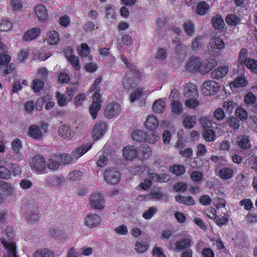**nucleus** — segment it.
Returning a JSON list of instances; mask_svg holds the SVG:
<instances>
[{"mask_svg":"<svg viewBox=\"0 0 257 257\" xmlns=\"http://www.w3.org/2000/svg\"><path fill=\"white\" fill-rule=\"evenodd\" d=\"M89 204L92 208L102 210L105 205L104 196L99 191H93L89 197Z\"/></svg>","mask_w":257,"mask_h":257,"instance_id":"nucleus-1","label":"nucleus"},{"mask_svg":"<svg viewBox=\"0 0 257 257\" xmlns=\"http://www.w3.org/2000/svg\"><path fill=\"white\" fill-rule=\"evenodd\" d=\"M149 179H146L143 182H141L139 186L143 189H148L150 187L152 184V180L155 181H160V182H166L170 180V176L167 174H158L151 173L148 174Z\"/></svg>","mask_w":257,"mask_h":257,"instance_id":"nucleus-2","label":"nucleus"},{"mask_svg":"<svg viewBox=\"0 0 257 257\" xmlns=\"http://www.w3.org/2000/svg\"><path fill=\"white\" fill-rule=\"evenodd\" d=\"M120 178V173L113 168H108L103 173V179L107 184L115 185L119 182Z\"/></svg>","mask_w":257,"mask_h":257,"instance_id":"nucleus-3","label":"nucleus"},{"mask_svg":"<svg viewBox=\"0 0 257 257\" xmlns=\"http://www.w3.org/2000/svg\"><path fill=\"white\" fill-rule=\"evenodd\" d=\"M47 125L45 123H43L41 127L36 124L31 125L29 127L28 136L33 139L40 141L43 138L45 132H47Z\"/></svg>","mask_w":257,"mask_h":257,"instance_id":"nucleus-4","label":"nucleus"},{"mask_svg":"<svg viewBox=\"0 0 257 257\" xmlns=\"http://www.w3.org/2000/svg\"><path fill=\"white\" fill-rule=\"evenodd\" d=\"M121 110V105L116 101H111L106 106L104 115L107 118L117 117Z\"/></svg>","mask_w":257,"mask_h":257,"instance_id":"nucleus-5","label":"nucleus"},{"mask_svg":"<svg viewBox=\"0 0 257 257\" xmlns=\"http://www.w3.org/2000/svg\"><path fill=\"white\" fill-rule=\"evenodd\" d=\"M1 242L6 250V253L3 257H19L17 253L16 243L12 239H6L3 238L1 239Z\"/></svg>","mask_w":257,"mask_h":257,"instance_id":"nucleus-6","label":"nucleus"},{"mask_svg":"<svg viewBox=\"0 0 257 257\" xmlns=\"http://www.w3.org/2000/svg\"><path fill=\"white\" fill-rule=\"evenodd\" d=\"M219 83L214 80L204 82L201 85V91L205 95H214L219 91Z\"/></svg>","mask_w":257,"mask_h":257,"instance_id":"nucleus-7","label":"nucleus"},{"mask_svg":"<svg viewBox=\"0 0 257 257\" xmlns=\"http://www.w3.org/2000/svg\"><path fill=\"white\" fill-rule=\"evenodd\" d=\"M92 102L89 107V111L93 118H96L97 114L102 106L100 94L94 92L92 96Z\"/></svg>","mask_w":257,"mask_h":257,"instance_id":"nucleus-8","label":"nucleus"},{"mask_svg":"<svg viewBox=\"0 0 257 257\" xmlns=\"http://www.w3.org/2000/svg\"><path fill=\"white\" fill-rule=\"evenodd\" d=\"M47 162L45 159L40 155H37L32 159V166L38 173H42L46 168Z\"/></svg>","mask_w":257,"mask_h":257,"instance_id":"nucleus-9","label":"nucleus"},{"mask_svg":"<svg viewBox=\"0 0 257 257\" xmlns=\"http://www.w3.org/2000/svg\"><path fill=\"white\" fill-rule=\"evenodd\" d=\"M225 46V44L221 38L217 37V36L211 38L209 41V51H212L213 56L217 55L220 50L224 48Z\"/></svg>","mask_w":257,"mask_h":257,"instance_id":"nucleus-10","label":"nucleus"},{"mask_svg":"<svg viewBox=\"0 0 257 257\" xmlns=\"http://www.w3.org/2000/svg\"><path fill=\"white\" fill-rule=\"evenodd\" d=\"M175 249L177 250H184V249L190 247L192 244V240L189 235L187 233H184L182 235V238L180 240L176 241Z\"/></svg>","mask_w":257,"mask_h":257,"instance_id":"nucleus-11","label":"nucleus"},{"mask_svg":"<svg viewBox=\"0 0 257 257\" xmlns=\"http://www.w3.org/2000/svg\"><path fill=\"white\" fill-rule=\"evenodd\" d=\"M107 124L105 122H99L96 123L92 131V138L94 140H99L107 132Z\"/></svg>","mask_w":257,"mask_h":257,"instance_id":"nucleus-12","label":"nucleus"},{"mask_svg":"<svg viewBox=\"0 0 257 257\" xmlns=\"http://www.w3.org/2000/svg\"><path fill=\"white\" fill-rule=\"evenodd\" d=\"M101 221V217L96 213H90L87 215L85 217V224L87 226L90 228L98 226L100 224Z\"/></svg>","mask_w":257,"mask_h":257,"instance_id":"nucleus-13","label":"nucleus"},{"mask_svg":"<svg viewBox=\"0 0 257 257\" xmlns=\"http://www.w3.org/2000/svg\"><path fill=\"white\" fill-rule=\"evenodd\" d=\"M201 62L198 57H190L186 63V68L190 72L199 71L201 73Z\"/></svg>","mask_w":257,"mask_h":257,"instance_id":"nucleus-14","label":"nucleus"},{"mask_svg":"<svg viewBox=\"0 0 257 257\" xmlns=\"http://www.w3.org/2000/svg\"><path fill=\"white\" fill-rule=\"evenodd\" d=\"M35 12L39 21L45 22L48 19V13L45 6L43 5H37L35 8Z\"/></svg>","mask_w":257,"mask_h":257,"instance_id":"nucleus-15","label":"nucleus"},{"mask_svg":"<svg viewBox=\"0 0 257 257\" xmlns=\"http://www.w3.org/2000/svg\"><path fill=\"white\" fill-rule=\"evenodd\" d=\"M92 144L89 143H85V144L82 145L80 147H78L75 150H74L72 152V156L74 159H78L80 158L82 155L87 152L92 147Z\"/></svg>","mask_w":257,"mask_h":257,"instance_id":"nucleus-16","label":"nucleus"},{"mask_svg":"<svg viewBox=\"0 0 257 257\" xmlns=\"http://www.w3.org/2000/svg\"><path fill=\"white\" fill-rule=\"evenodd\" d=\"M238 146L241 150H248L251 146V141L246 135H239L236 139Z\"/></svg>","mask_w":257,"mask_h":257,"instance_id":"nucleus-17","label":"nucleus"},{"mask_svg":"<svg viewBox=\"0 0 257 257\" xmlns=\"http://www.w3.org/2000/svg\"><path fill=\"white\" fill-rule=\"evenodd\" d=\"M59 135L65 139H71L75 136V132H72L69 125H61L58 130Z\"/></svg>","mask_w":257,"mask_h":257,"instance_id":"nucleus-18","label":"nucleus"},{"mask_svg":"<svg viewBox=\"0 0 257 257\" xmlns=\"http://www.w3.org/2000/svg\"><path fill=\"white\" fill-rule=\"evenodd\" d=\"M40 33L41 30L39 27H34L33 28L29 29V30L25 32L23 39L25 41L34 40V39L37 38Z\"/></svg>","mask_w":257,"mask_h":257,"instance_id":"nucleus-19","label":"nucleus"},{"mask_svg":"<svg viewBox=\"0 0 257 257\" xmlns=\"http://www.w3.org/2000/svg\"><path fill=\"white\" fill-rule=\"evenodd\" d=\"M216 64L217 61L214 58L205 60L201 63V73H204L206 72H209V71L213 69Z\"/></svg>","mask_w":257,"mask_h":257,"instance_id":"nucleus-20","label":"nucleus"},{"mask_svg":"<svg viewBox=\"0 0 257 257\" xmlns=\"http://www.w3.org/2000/svg\"><path fill=\"white\" fill-rule=\"evenodd\" d=\"M49 169L52 171H56L60 166V155H56L50 158L46 163Z\"/></svg>","mask_w":257,"mask_h":257,"instance_id":"nucleus-21","label":"nucleus"},{"mask_svg":"<svg viewBox=\"0 0 257 257\" xmlns=\"http://www.w3.org/2000/svg\"><path fill=\"white\" fill-rule=\"evenodd\" d=\"M228 72V68L227 66H218V67L211 71L210 75L213 78L219 79V78L224 77Z\"/></svg>","mask_w":257,"mask_h":257,"instance_id":"nucleus-22","label":"nucleus"},{"mask_svg":"<svg viewBox=\"0 0 257 257\" xmlns=\"http://www.w3.org/2000/svg\"><path fill=\"white\" fill-rule=\"evenodd\" d=\"M55 97L57 100L58 105L60 106H64L67 104L72 98L71 93L65 94V93H61L60 92H57L55 93Z\"/></svg>","mask_w":257,"mask_h":257,"instance_id":"nucleus-23","label":"nucleus"},{"mask_svg":"<svg viewBox=\"0 0 257 257\" xmlns=\"http://www.w3.org/2000/svg\"><path fill=\"white\" fill-rule=\"evenodd\" d=\"M138 151L135 147L132 146H127L124 147L123 149V156L126 159H133V158L138 157Z\"/></svg>","mask_w":257,"mask_h":257,"instance_id":"nucleus-24","label":"nucleus"},{"mask_svg":"<svg viewBox=\"0 0 257 257\" xmlns=\"http://www.w3.org/2000/svg\"><path fill=\"white\" fill-rule=\"evenodd\" d=\"M205 38L203 35H197L191 42L192 49L194 51H197L202 48L205 43Z\"/></svg>","mask_w":257,"mask_h":257,"instance_id":"nucleus-25","label":"nucleus"},{"mask_svg":"<svg viewBox=\"0 0 257 257\" xmlns=\"http://www.w3.org/2000/svg\"><path fill=\"white\" fill-rule=\"evenodd\" d=\"M151 154L152 151L150 147L148 145H143L138 151V158L139 159H146L149 158Z\"/></svg>","mask_w":257,"mask_h":257,"instance_id":"nucleus-26","label":"nucleus"},{"mask_svg":"<svg viewBox=\"0 0 257 257\" xmlns=\"http://www.w3.org/2000/svg\"><path fill=\"white\" fill-rule=\"evenodd\" d=\"M184 92L186 97L197 96L196 86L192 83H187L184 86Z\"/></svg>","mask_w":257,"mask_h":257,"instance_id":"nucleus-27","label":"nucleus"},{"mask_svg":"<svg viewBox=\"0 0 257 257\" xmlns=\"http://www.w3.org/2000/svg\"><path fill=\"white\" fill-rule=\"evenodd\" d=\"M217 175L224 180H228L231 178L234 175L233 169L228 167H224L219 170Z\"/></svg>","mask_w":257,"mask_h":257,"instance_id":"nucleus-28","label":"nucleus"},{"mask_svg":"<svg viewBox=\"0 0 257 257\" xmlns=\"http://www.w3.org/2000/svg\"><path fill=\"white\" fill-rule=\"evenodd\" d=\"M46 39L47 43L49 44H57L59 41H60L59 34L57 31H50L48 32Z\"/></svg>","mask_w":257,"mask_h":257,"instance_id":"nucleus-29","label":"nucleus"},{"mask_svg":"<svg viewBox=\"0 0 257 257\" xmlns=\"http://www.w3.org/2000/svg\"><path fill=\"white\" fill-rule=\"evenodd\" d=\"M196 120L195 115H190V114H184L183 117L182 123L186 128L193 127L195 125Z\"/></svg>","mask_w":257,"mask_h":257,"instance_id":"nucleus-30","label":"nucleus"},{"mask_svg":"<svg viewBox=\"0 0 257 257\" xmlns=\"http://www.w3.org/2000/svg\"><path fill=\"white\" fill-rule=\"evenodd\" d=\"M145 124L148 129H154V128L158 126L159 121L154 114H150L148 116Z\"/></svg>","mask_w":257,"mask_h":257,"instance_id":"nucleus-31","label":"nucleus"},{"mask_svg":"<svg viewBox=\"0 0 257 257\" xmlns=\"http://www.w3.org/2000/svg\"><path fill=\"white\" fill-rule=\"evenodd\" d=\"M1 187H2V191L6 195H12L16 192V188L14 185L10 183V182H2Z\"/></svg>","mask_w":257,"mask_h":257,"instance_id":"nucleus-32","label":"nucleus"},{"mask_svg":"<svg viewBox=\"0 0 257 257\" xmlns=\"http://www.w3.org/2000/svg\"><path fill=\"white\" fill-rule=\"evenodd\" d=\"M122 84L124 88L125 89L126 91H128V90L133 88V87H135L136 86V83L133 80L130 73H128L124 77L122 81Z\"/></svg>","mask_w":257,"mask_h":257,"instance_id":"nucleus-33","label":"nucleus"},{"mask_svg":"<svg viewBox=\"0 0 257 257\" xmlns=\"http://www.w3.org/2000/svg\"><path fill=\"white\" fill-rule=\"evenodd\" d=\"M160 136L157 132H150L149 134L145 133V141L148 143H155L156 141H159Z\"/></svg>","mask_w":257,"mask_h":257,"instance_id":"nucleus-34","label":"nucleus"},{"mask_svg":"<svg viewBox=\"0 0 257 257\" xmlns=\"http://www.w3.org/2000/svg\"><path fill=\"white\" fill-rule=\"evenodd\" d=\"M175 200L180 203L186 205H193L195 203L193 198L191 196H184V195H177L175 196Z\"/></svg>","mask_w":257,"mask_h":257,"instance_id":"nucleus-35","label":"nucleus"},{"mask_svg":"<svg viewBox=\"0 0 257 257\" xmlns=\"http://www.w3.org/2000/svg\"><path fill=\"white\" fill-rule=\"evenodd\" d=\"M200 122L204 130H207L209 127H213L212 124L214 120L211 116L201 117L200 119Z\"/></svg>","mask_w":257,"mask_h":257,"instance_id":"nucleus-36","label":"nucleus"},{"mask_svg":"<svg viewBox=\"0 0 257 257\" xmlns=\"http://www.w3.org/2000/svg\"><path fill=\"white\" fill-rule=\"evenodd\" d=\"M183 27L185 33L189 36H192L195 33V26L193 22H184L183 25Z\"/></svg>","mask_w":257,"mask_h":257,"instance_id":"nucleus-37","label":"nucleus"},{"mask_svg":"<svg viewBox=\"0 0 257 257\" xmlns=\"http://www.w3.org/2000/svg\"><path fill=\"white\" fill-rule=\"evenodd\" d=\"M34 257H55V253L52 250L48 248H43L34 252Z\"/></svg>","mask_w":257,"mask_h":257,"instance_id":"nucleus-38","label":"nucleus"},{"mask_svg":"<svg viewBox=\"0 0 257 257\" xmlns=\"http://www.w3.org/2000/svg\"><path fill=\"white\" fill-rule=\"evenodd\" d=\"M209 9V6L208 4L206 2H204V1H202L198 4L196 7V13L198 14V15L203 16V15H205V14L207 13Z\"/></svg>","mask_w":257,"mask_h":257,"instance_id":"nucleus-39","label":"nucleus"},{"mask_svg":"<svg viewBox=\"0 0 257 257\" xmlns=\"http://www.w3.org/2000/svg\"><path fill=\"white\" fill-rule=\"evenodd\" d=\"M203 137L205 141H213L216 139L215 133L213 127H209L208 130H204Z\"/></svg>","mask_w":257,"mask_h":257,"instance_id":"nucleus-40","label":"nucleus"},{"mask_svg":"<svg viewBox=\"0 0 257 257\" xmlns=\"http://www.w3.org/2000/svg\"><path fill=\"white\" fill-rule=\"evenodd\" d=\"M183 104L178 100H174L171 103V111L176 114H179L182 112Z\"/></svg>","mask_w":257,"mask_h":257,"instance_id":"nucleus-41","label":"nucleus"},{"mask_svg":"<svg viewBox=\"0 0 257 257\" xmlns=\"http://www.w3.org/2000/svg\"><path fill=\"white\" fill-rule=\"evenodd\" d=\"M166 103L163 99H159L154 102L153 109L154 112H162L165 108Z\"/></svg>","mask_w":257,"mask_h":257,"instance_id":"nucleus-42","label":"nucleus"},{"mask_svg":"<svg viewBox=\"0 0 257 257\" xmlns=\"http://www.w3.org/2000/svg\"><path fill=\"white\" fill-rule=\"evenodd\" d=\"M247 81L244 76L236 77L233 82L231 83V86L234 87H242V86H246Z\"/></svg>","mask_w":257,"mask_h":257,"instance_id":"nucleus-43","label":"nucleus"},{"mask_svg":"<svg viewBox=\"0 0 257 257\" xmlns=\"http://www.w3.org/2000/svg\"><path fill=\"white\" fill-rule=\"evenodd\" d=\"M170 171L176 176H180V175H182L185 172L186 169L184 165H175L172 167H170Z\"/></svg>","mask_w":257,"mask_h":257,"instance_id":"nucleus-44","label":"nucleus"},{"mask_svg":"<svg viewBox=\"0 0 257 257\" xmlns=\"http://www.w3.org/2000/svg\"><path fill=\"white\" fill-rule=\"evenodd\" d=\"M144 88H139L134 92H132L130 95L131 102H134L136 99H140V97L144 95H146V92H144Z\"/></svg>","mask_w":257,"mask_h":257,"instance_id":"nucleus-45","label":"nucleus"},{"mask_svg":"<svg viewBox=\"0 0 257 257\" xmlns=\"http://www.w3.org/2000/svg\"><path fill=\"white\" fill-rule=\"evenodd\" d=\"M132 138L135 141H145V132L144 130H136L133 132Z\"/></svg>","mask_w":257,"mask_h":257,"instance_id":"nucleus-46","label":"nucleus"},{"mask_svg":"<svg viewBox=\"0 0 257 257\" xmlns=\"http://www.w3.org/2000/svg\"><path fill=\"white\" fill-rule=\"evenodd\" d=\"M212 23L215 29H222L224 25V20L220 16L214 17L212 19Z\"/></svg>","mask_w":257,"mask_h":257,"instance_id":"nucleus-47","label":"nucleus"},{"mask_svg":"<svg viewBox=\"0 0 257 257\" xmlns=\"http://www.w3.org/2000/svg\"><path fill=\"white\" fill-rule=\"evenodd\" d=\"M70 56H69L68 59L69 61L70 62L71 64L73 66V68L75 69H80V65L79 63V61L78 57H76V56H74L72 55V49H69Z\"/></svg>","mask_w":257,"mask_h":257,"instance_id":"nucleus-48","label":"nucleus"},{"mask_svg":"<svg viewBox=\"0 0 257 257\" xmlns=\"http://www.w3.org/2000/svg\"><path fill=\"white\" fill-rule=\"evenodd\" d=\"M227 123L234 130H237L240 125V122L236 117H229L227 120Z\"/></svg>","mask_w":257,"mask_h":257,"instance_id":"nucleus-49","label":"nucleus"},{"mask_svg":"<svg viewBox=\"0 0 257 257\" xmlns=\"http://www.w3.org/2000/svg\"><path fill=\"white\" fill-rule=\"evenodd\" d=\"M59 156L60 164H68V163H72L73 162L72 154L71 156L69 154L63 153L60 154Z\"/></svg>","mask_w":257,"mask_h":257,"instance_id":"nucleus-50","label":"nucleus"},{"mask_svg":"<svg viewBox=\"0 0 257 257\" xmlns=\"http://www.w3.org/2000/svg\"><path fill=\"white\" fill-rule=\"evenodd\" d=\"M247 55L248 51L247 49H245V48H242L239 54L238 63L241 64V65L244 64L245 66H246V61L248 59L247 58Z\"/></svg>","mask_w":257,"mask_h":257,"instance_id":"nucleus-51","label":"nucleus"},{"mask_svg":"<svg viewBox=\"0 0 257 257\" xmlns=\"http://www.w3.org/2000/svg\"><path fill=\"white\" fill-rule=\"evenodd\" d=\"M174 44L175 45V50L176 53L179 54V56H184L186 53V47L184 46V44H181L179 40H175Z\"/></svg>","mask_w":257,"mask_h":257,"instance_id":"nucleus-52","label":"nucleus"},{"mask_svg":"<svg viewBox=\"0 0 257 257\" xmlns=\"http://www.w3.org/2000/svg\"><path fill=\"white\" fill-rule=\"evenodd\" d=\"M100 55L102 57L103 59H107L109 57L110 59V62L113 63L115 61L116 59L114 56H111L109 52L108 48H102L99 49Z\"/></svg>","mask_w":257,"mask_h":257,"instance_id":"nucleus-53","label":"nucleus"},{"mask_svg":"<svg viewBox=\"0 0 257 257\" xmlns=\"http://www.w3.org/2000/svg\"><path fill=\"white\" fill-rule=\"evenodd\" d=\"M148 199H164L166 195L159 190L153 191L148 195Z\"/></svg>","mask_w":257,"mask_h":257,"instance_id":"nucleus-54","label":"nucleus"},{"mask_svg":"<svg viewBox=\"0 0 257 257\" xmlns=\"http://www.w3.org/2000/svg\"><path fill=\"white\" fill-rule=\"evenodd\" d=\"M246 67L254 73H257V60L248 58L246 61Z\"/></svg>","mask_w":257,"mask_h":257,"instance_id":"nucleus-55","label":"nucleus"},{"mask_svg":"<svg viewBox=\"0 0 257 257\" xmlns=\"http://www.w3.org/2000/svg\"><path fill=\"white\" fill-rule=\"evenodd\" d=\"M24 0H11L10 5L15 12L21 11L24 5Z\"/></svg>","mask_w":257,"mask_h":257,"instance_id":"nucleus-56","label":"nucleus"},{"mask_svg":"<svg viewBox=\"0 0 257 257\" xmlns=\"http://www.w3.org/2000/svg\"><path fill=\"white\" fill-rule=\"evenodd\" d=\"M240 21L238 16L235 14H230V15L227 16L226 18V22L228 25H237Z\"/></svg>","mask_w":257,"mask_h":257,"instance_id":"nucleus-57","label":"nucleus"},{"mask_svg":"<svg viewBox=\"0 0 257 257\" xmlns=\"http://www.w3.org/2000/svg\"><path fill=\"white\" fill-rule=\"evenodd\" d=\"M13 25L11 22L6 19L0 21V30L1 31H9L12 29Z\"/></svg>","mask_w":257,"mask_h":257,"instance_id":"nucleus-58","label":"nucleus"},{"mask_svg":"<svg viewBox=\"0 0 257 257\" xmlns=\"http://www.w3.org/2000/svg\"><path fill=\"white\" fill-rule=\"evenodd\" d=\"M115 9H113L111 5H107L105 8L106 17L108 21H112L115 17Z\"/></svg>","mask_w":257,"mask_h":257,"instance_id":"nucleus-59","label":"nucleus"},{"mask_svg":"<svg viewBox=\"0 0 257 257\" xmlns=\"http://www.w3.org/2000/svg\"><path fill=\"white\" fill-rule=\"evenodd\" d=\"M11 172L7 167L0 165V178L8 180L10 178Z\"/></svg>","mask_w":257,"mask_h":257,"instance_id":"nucleus-60","label":"nucleus"},{"mask_svg":"<svg viewBox=\"0 0 257 257\" xmlns=\"http://www.w3.org/2000/svg\"><path fill=\"white\" fill-rule=\"evenodd\" d=\"M10 169L11 170L13 175L15 176H21L22 173V169L19 165L15 164V163H11L10 164Z\"/></svg>","mask_w":257,"mask_h":257,"instance_id":"nucleus-61","label":"nucleus"},{"mask_svg":"<svg viewBox=\"0 0 257 257\" xmlns=\"http://www.w3.org/2000/svg\"><path fill=\"white\" fill-rule=\"evenodd\" d=\"M90 51V48L87 44H81L80 46L78 48V52L81 56H86L89 53Z\"/></svg>","mask_w":257,"mask_h":257,"instance_id":"nucleus-62","label":"nucleus"},{"mask_svg":"<svg viewBox=\"0 0 257 257\" xmlns=\"http://www.w3.org/2000/svg\"><path fill=\"white\" fill-rule=\"evenodd\" d=\"M26 215L29 222L35 223L40 219V215L37 212H27Z\"/></svg>","mask_w":257,"mask_h":257,"instance_id":"nucleus-63","label":"nucleus"},{"mask_svg":"<svg viewBox=\"0 0 257 257\" xmlns=\"http://www.w3.org/2000/svg\"><path fill=\"white\" fill-rule=\"evenodd\" d=\"M83 176V173L79 170H74L70 172L68 175V178L70 180H80Z\"/></svg>","mask_w":257,"mask_h":257,"instance_id":"nucleus-64","label":"nucleus"}]
</instances>
